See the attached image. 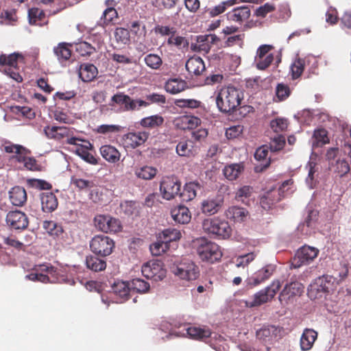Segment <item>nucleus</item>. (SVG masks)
<instances>
[{
    "mask_svg": "<svg viewBox=\"0 0 351 351\" xmlns=\"http://www.w3.org/2000/svg\"><path fill=\"white\" fill-rule=\"evenodd\" d=\"M4 151L9 154H14L10 161L15 167L21 170L41 171L43 166L37 160L29 157L30 152L20 145L7 143L4 145Z\"/></svg>",
    "mask_w": 351,
    "mask_h": 351,
    "instance_id": "nucleus-1",
    "label": "nucleus"
},
{
    "mask_svg": "<svg viewBox=\"0 0 351 351\" xmlns=\"http://www.w3.org/2000/svg\"><path fill=\"white\" fill-rule=\"evenodd\" d=\"M241 99L238 89L233 86H228L221 88L218 93L216 104L221 112L230 113L241 104Z\"/></svg>",
    "mask_w": 351,
    "mask_h": 351,
    "instance_id": "nucleus-2",
    "label": "nucleus"
},
{
    "mask_svg": "<svg viewBox=\"0 0 351 351\" xmlns=\"http://www.w3.org/2000/svg\"><path fill=\"white\" fill-rule=\"evenodd\" d=\"M202 229L206 234L221 239L228 238L232 232L228 222L217 217L204 219Z\"/></svg>",
    "mask_w": 351,
    "mask_h": 351,
    "instance_id": "nucleus-3",
    "label": "nucleus"
},
{
    "mask_svg": "<svg viewBox=\"0 0 351 351\" xmlns=\"http://www.w3.org/2000/svg\"><path fill=\"white\" fill-rule=\"evenodd\" d=\"M195 243L197 253L202 261L213 263L221 259L222 253L215 243L202 237L197 239Z\"/></svg>",
    "mask_w": 351,
    "mask_h": 351,
    "instance_id": "nucleus-4",
    "label": "nucleus"
},
{
    "mask_svg": "<svg viewBox=\"0 0 351 351\" xmlns=\"http://www.w3.org/2000/svg\"><path fill=\"white\" fill-rule=\"evenodd\" d=\"M335 279L329 275L318 277L308 288V296L311 300H316L328 293L332 289Z\"/></svg>",
    "mask_w": 351,
    "mask_h": 351,
    "instance_id": "nucleus-5",
    "label": "nucleus"
},
{
    "mask_svg": "<svg viewBox=\"0 0 351 351\" xmlns=\"http://www.w3.org/2000/svg\"><path fill=\"white\" fill-rule=\"evenodd\" d=\"M171 271L183 280H192L198 277V267L191 261L184 260L173 263L170 267Z\"/></svg>",
    "mask_w": 351,
    "mask_h": 351,
    "instance_id": "nucleus-6",
    "label": "nucleus"
},
{
    "mask_svg": "<svg viewBox=\"0 0 351 351\" xmlns=\"http://www.w3.org/2000/svg\"><path fill=\"white\" fill-rule=\"evenodd\" d=\"M90 248L95 254L105 257L112 254L114 242L108 236L95 235L90 242Z\"/></svg>",
    "mask_w": 351,
    "mask_h": 351,
    "instance_id": "nucleus-7",
    "label": "nucleus"
},
{
    "mask_svg": "<svg viewBox=\"0 0 351 351\" xmlns=\"http://www.w3.org/2000/svg\"><path fill=\"white\" fill-rule=\"evenodd\" d=\"M282 287L279 280H274L271 283L263 289L254 294V300L250 303V306H258L270 302L276 295Z\"/></svg>",
    "mask_w": 351,
    "mask_h": 351,
    "instance_id": "nucleus-8",
    "label": "nucleus"
},
{
    "mask_svg": "<svg viewBox=\"0 0 351 351\" xmlns=\"http://www.w3.org/2000/svg\"><path fill=\"white\" fill-rule=\"evenodd\" d=\"M319 252L316 247L304 245L297 251L291 260V266L293 268H299L302 265H308L317 257Z\"/></svg>",
    "mask_w": 351,
    "mask_h": 351,
    "instance_id": "nucleus-9",
    "label": "nucleus"
},
{
    "mask_svg": "<svg viewBox=\"0 0 351 351\" xmlns=\"http://www.w3.org/2000/svg\"><path fill=\"white\" fill-rule=\"evenodd\" d=\"M141 271L145 278L155 281L161 280L166 276L163 263L158 260H152L144 263Z\"/></svg>",
    "mask_w": 351,
    "mask_h": 351,
    "instance_id": "nucleus-10",
    "label": "nucleus"
},
{
    "mask_svg": "<svg viewBox=\"0 0 351 351\" xmlns=\"http://www.w3.org/2000/svg\"><path fill=\"white\" fill-rule=\"evenodd\" d=\"M94 223L99 230L106 233H115L121 229L120 221L110 215H97L94 218Z\"/></svg>",
    "mask_w": 351,
    "mask_h": 351,
    "instance_id": "nucleus-11",
    "label": "nucleus"
},
{
    "mask_svg": "<svg viewBox=\"0 0 351 351\" xmlns=\"http://www.w3.org/2000/svg\"><path fill=\"white\" fill-rule=\"evenodd\" d=\"M180 187L181 182L177 177H164L160 182V191L164 199L171 200L179 193Z\"/></svg>",
    "mask_w": 351,
    "mask_h": 351,
    "instance_id": "nucleus-12",
    "label": "nucleus"
},
{
    "mask_svg": "<svg viewBox=\"0 0 351 351\" xmlns=\"http://www.w3.org/2000/svg\"><path fill=\"white\" fill-rule=\"evenodd\" d=\"M73 49V43L62 42L53 47V51L56 56L58 62L62 66H66L72 62L71 57Z\"/></svg>",
    "mask_w": 351,
    "mask_h": 351,
    "instance_id": "nucleus-13",
    "label": "nucleus"
},
{
    "mask_svg": "<svg viewBox=\"0 0 351 351\" xmlns=\"http://www.w3.org/2000/svg\"><path fill=\"white\" fill-rule=\"evenodd\" d=\"M7 225L12 229L25 230L29 225L27 215L19 210L10 211L5 217Z\"/></svg>",
    "mask_w": 351,
    "mask_h": 351,
    "instance_id": "nucleus-14",
    "label": "nucleus"
},
{
    "mask_svg": "<svg viewBox=\"0 0 351 351\" xmlns=\"http://www.w3.org/2000/svg\"><path fill=\"white\" fill-rule=\"evenodd\" d=\"M274 47L270 45H262L258 48L256 56L257 69L265 70L271 65L274 60V56L269 52Z\"/></svg>",
    "mask_w": 351,
    "mask_h": 351,
    "instance_id": "nucleus-15",
    "label": "nucleus"
},
{
    "mask_svg": "<svg viewBox=\"0 0 351 351\" xmlns=\"http://www.w3.org/2000/svg\"><path fill=\"white\" fill-rule=\"evenodd\" d=\"M149 136V132L144 131L129 132L123 135L122 141L126 148L135 149L143 145L148 139Z\"/></svg>",
    "mask_w": 351,
    "mask_h": 351,
    "instance_id": "nucleus-16",
    "label": "nucleus"
},
{
    "mask_svg": "<svg viewBox=\"0 0 351 351\" xmlns=\"http://www.w3.org/2000/svg\"><path fill=\"white\" fill-rule=\"evenodd\" d=\"M223 199L221 195L208 197L201 202V210L206 215L217 213L221 208Z\"/></svg>",
    "mask_w": 351,
    "mask_h": 351,
    "instance_id": "nucleus-17",
    "label": "nucleus"
},
{
    "mask_svg": "<svg viewBox=\"0 0 351 351\" xmlns=\"http://www.w3.org/2000/svg\"><path fill=\"white\" fill-rule=\"evenodd\" d=\"M250 8L247 5L237 7L226 14L228 21L240 25L246 22L250 17Z\"/></svg>",
    "mask_w": 351,
    "mask_h": 351,
    "instance_id": "nucleus-18",
    "label": "nucleus"
},
{
    "mask_svg": "<svg viewBox=\"0 0 351 351\" xmlns=\"http://www.w3.org/2000/svg\"><path fill=\"white\" fill-rule=\"evenodd\" d=\"M269 147L267 145H263L258 147L254 154L255 159L260 162L254 167V171L256 173H262L270 165V159L267 158Z\"/></svg>",
    "mask_w": 351,
    "mask_h": 351,
    "instance_id": "nucleus-19",
    "label": "nucleus"
},
{
    "mask_svg": "<svg viewBox=\"0 0 351 351\" xmlns=\"http://www.w3.org/2000/svg\"><path fill=\"white\" fill-rule=\"evenodd\" d=\"M303 285L298 281H291L287 284L279 295V300H290L295 295H300L303 291Z\"/></svg>",
    "mask_w": 351,
    "mask_h": 351,
    "instance_id": "nucleus-20",
    "label": "nucleus"
},
{
    "mask_svg": "<svg viewBox=\"0 0 351 351\" xmlns=\"http://www.w3.org/2000/svg\"><path fill=\"white\" fill-rule=\"evenodd\" d=\"M44 132L48 138L60 141L65 137H69L72 133V130L64 126H49L44 128Z\"/></svg>",
    "mask_w": 351,
    "mask_h": 351,
    "instance_id": "nucleus-21",
    "label": "nucleus"
},
{
    "mask_svg": "<svg viewBox=\"0 0 351 351\" xmlns=\"http://www.w3.org/2000/svg\"><path fill=\"white\" fill-rule=\"evenodd\" d=\"M281 196L276 188H271L264 193L261 197L260 204L264 210H269L272 206L280 201Z\"/></svg>",
    "mask_w": 351,
    "mask_h": 351,
    "instance_id": "nucleus-22",
    "label": "nucleus"
},
{
    "mask_svg": "<svg viewBox=\"0 0 351 351\" xmlns=\"http://www.w3.org/2000/svg\"><path fill=\"white\" fill-rule=\"evenodd\" d=\"M186 71L191 75H202L206 71L204 60L199 57H191L185 64Z\"/></svg>",
    "mask_w": 351,
    "mask_h": 351,
    "instance_id": "nucleus-23",
    "label": "nucleus"
},
{
    "mask_svg": "<svg viewBox=\"0 0 351 351\" xmlns=\"http://www.w3.org/2000/svg\"><path fill=\"white\" fill-rule=\"evenodd\" d=\"M171 216L178 223H188L191 219V213L189 209L183 205H179L171 210Z\"/></svg>",
    "mask_w": 351,
    "mask_h": 351,
    "instance_id": "nucleus-24",
    "label": "nucleus"
},
{
    "mask_svg": "<svg viewBox=\"0 0 351 351\" xmlns=\"http://www.w3.org/2000/svg\"><path fill=\"white\" fill-rule=\"evenodd\" d=\"M40 201L42 210L45 213H52L58 206V199L53 193H43Z\"/></svg>",
    "mask_w": 351,
    "mask_h": 351,
    "instance_id": "nucleus-25",
    "label": "nucleus"
},
{
    "mask_svg": "<svg viewBox=\"0 0 351 351\" xmlns=\"http://www.w3.org/2000/svg\"><path fill=\"white\" fill-rule=\"evenodd\" d=\"M200 122V119L196 117L182 116L175 119L174 124L177 128L186 130L196 128Z\"/></svg>",
    "mask_w": 351,
    "mask_h": 351,
    "instance_id": "nucleus-26",
    "label": "nucleus"
},
{
    "mask_svg": "<svg viewBox=\"0 0 351 351\" xmlns=\"http://www.w3.org/2000/svg\"><path fill=\"white\" fill-rule=\"evenodd\" d=\"M317 338V332L311 328H305L300 338V348L303 351L310 350Z\"/></svg>",
    "mask_w": 351,
    "mask_h": 351,
    "instance_id": "nucleus-27",
    "label": "nucleus"
},
{
    "mask_svg": "<svg viewBox=\"0 0 351 351\" xmlns=\"http://www.w3.org/2000/svg\"><path fill=\"white\" fill-rule=\"evenodd\" d=\"M28 19L30 25L43 26L48 24L45 12L38 8L29 9Z\"/></svg>",
    "mask_w": 351,
    "mask_h": 351,
    "instance_id": "nucleus-28",
    "label": "nucleus"
},
{
    "mask_svg": "<svg viewBox=\"0 0 351 351\" xmlns=\"http://www.w3.org/2000/svg\"><path fill=\"white\" fill-rule=\"evenodd\" d=\"M11 203L16 206H22L27 201V193L23 187L16 186L9 191Z\"/></svg>",
    "mask_w": 351,
    "mask_h": 351,
    "instance_id": "nucleus-29",
    "label": "nucleus"
},
{
    "mask_svg": "<svg viewBox=\"0 0 351 351\" xmlns=\"http://www.w3.org/2000/svg\"><path fill=\"white\" fill-rule=\"evenodd\" d=\"M97 68L93 64H81L79 69V76L83 82L93 81L97 75Z\"/></svg>",
    "mask_w": 351,
    "mask_h": 351,
    "instance_id": "nucleus-30",
    "label": "nucleus"
},
{
    "mask_svg": "<svg viewBox=\"0 0 351 351\" xmlns=\"http://www.w3.org/2000/svg\"><path fill=\"white\" fill-rule=\"evenodd\" d=\"M225 214L228 219L234 222H242L247 217L248 212L241 207L230 206L226 210Z\"/></svg>",
    "mask_w": 351,
    "mask_h": 351,
    "instance_id": "nucleus-31",
    "label": "nucleus"
},
{
    "mask_svg": "<svg viewBox=\"0 0 351 351\" xmlns=\"http://www.w3.org/2000/svg\"><path fill=\"white\" fill-rule=\"evenodd\" d=\"M201 189L202 186L197 182L186 183L182 193H180V197L184 201H191L196 197L197 191L201 190Z\"/></svg>",
    "mask_w": 351,
    "mask_h": 351,
    "instance_id": "nucleus-32",
    "label": "nucleus"
},
{
    "mask_svg": "<svg viewBox=\"0 0 351 351\" xmlns=\"http://www.w3.org/2000/svg\"><path fill=\"white\" fill-rule=\"evenodd\" d=\"M100 154L107 161L115 163L120 159L119 152L113 146L105 145L100 147Z\"/></svg>",
    "mask_w": 351,
    "mask_h": 351,
    "instance_id": "nucleus-33",
    "label": "nucleus"
},
{
    "mask_svg": "<svg viewBox=\"0 0 351 351\" xmlns=\"http://www.w3.org/2000/svg\"><path fill=\"white\" fill-rule=\"evenodd\" d=\"M275 271V266L268 265L265 267L258 270L253 277L254 283L255 285H259L265 280H268L274 274Z\"/></svg>",
    "mask_w": 351,
    "mask_h": 351,
    "instance_id": "nucleus-34",
    "label": "nucleus"
},
{
    "mask_svg": "<svg viewBox=\"0 0 351 351\" xmlns=\"http://www.w3.org/2000/svg\"><path fill=\"white\" fill-rule=\"evenodd\" d=\"M187 335L196 340H203L208 338L211 335V331L209 328H202L200 327L190 326L185 328Z\"/></svg>",
    "mask_w": 351,
    "mask_h": 351,
    "instance_id": "nucleus-35",
    "label": "nucleus"
},
{
    "mask_svg": "<svg viewBox=\"0 0 351 351\" xmlns=\"http://www.w3.org/2000/svg\"><path fill=\"white\" fill-rule=\"evenodd\" d=\"M91 147L92 145L87 141L86 145L77 146L75 152L86 162L95 165L97 163V159L88 151V149Z\"/></svg>",
    "mask_w": 351,
    "mask_h": 351,
    "instance_id": "nucleus-36",
    "label": "nucleus"
},
{
    "mask_svg": "<svg viewBox=\"0 0 351 351\" xmlns=\"http://www.w3.org/2000/svg\"><path fill=\"white\" fill-rule=\"evenodd\" d=\"M112 292L123 301L128 299L130 288L129 285L123 281H117L114 282L112 286Z\"/></svg>",
    "mask_w": 351,
    "mask_h": 351,
    "instance_id": "nucleus-37",
    "label": "nucleus"
},
{
    "mask_svg": "<svg viewBox=\"0 0 351 351\" xmlns=\"http://www.w3.org/2000/svg\"><path fill=\"white\" fill-rule=\"evenodd\" d=\"M186 83L184 80L170 79L165 85V90L171 94H177L185 90Z\"/></svg>",
    "mask_w": 351,
    "mask_h": 351,
    "instance_id": "nucleus-38",
    "label": "nucleus"
},
{
    "mask_svg": "<svg viewBox=\"0 0 351 351\" xmlns=\"http://www.w3.org/2000/svg\"><path fill=\"white\" fill-rule=\"evenodd\" d=\"M167 43L169 46L175 47L179 50L186 49L189 47L188 39L176 33L171 34V36L168 38Z\"/></svg>",
    "mask_w": 351,
    "mask_h": 351,
    "instance_id": "nucleus-39",
    "label": "nucleus"
},
{
    "mask_svg": "<svg viewBox=\"0 0 351 351\" xmlns=\"http://www.w3.org/2000/svg\"><path fill=\"white\" fill-rule=\"evenodd\" d=\"M86 267L95 272L103 271L106 267V262L94 256H88L86 258Z\"/></svg>",
    "mask_w": 351,
    "mask_h": 351,
    "instance_id": "nucleus-40",
    "label": "nucleus"
},
{
    "mask_svg": "<svg viewBox=\"0 0 351 351\" xmlns=\"http://www.w3.org/2000/svg\"><path fill=\"white\" fill-rule=\"evenodd\" d=\"M73 44V49L81 56H90L96 51L95 47L86 41H81Z\"/></svg>",
    "mask_w": 351,
    "mask_h": 351,
    "instance_id": "nucleus-41",
    "label": "nucleus"
},
{
    "mask_svg": "<svg viewBox=\"0 0 351 351\" xmlns=\"http://www.w3.org/2000/svg\"><path fill=\"white\" fill-rule=\"evenodd\" d=\"M164 123V119L162 116L156 114L145 117L140 121V124L143 128H155L160 126Z\"/></svg>",
    "mask_w": 351,
    "mask_h": 351,
    "instance_id": "nucleus-42",
    "label": "nucleus"
},
{
    "mask_svg": "<svg viewBox=\"0 0 351 351\" xmlns=\"http://www.w3.org/2000/svg\"><path fill=\"white\" fill-rule=\"evenodd\" d=\"M20 57H22V56L16 53H14L8 56L5 54H1L0 56V65L8 66V68H14L15 70H16L18 59Z\"/></svg>",
    "mask_w": 351,
    "mask_h": 351,
    "instance_id": "nucleus-43",
    "label": "nucleus"
},
{
    "mask_svg": "<svg viewBox=\"0 0 351 351\" xmlns=\"http://www.w3.org/2000/svg\"><path fill=\"white\" fill-rule=\"evenodd\" d=\"M192 49L198 52L207 53L210 49L209 37L206 36H199L197 37V43L192 45Z\"/></svg>",
    "mask_w": 351,
    "mask_h": 351,
    "instance_id": "nucleus-44",
    "label": "nucleus"
},
{
    "mask_svg": "<svg viewBox=\"0 0 351 351\" xmlns=\"http://www.w3.org/2000/svg\"><path fill=\"white\" fill-rule=\"evenodd\" d=\"M280 331V330L275 326H267L258 330L256 334L258 339L265 341L267 338L273 335L277 336Z\"/></svg>",
    "mask_w": 351,
    "mask_h": 351,
    "instance_id": "nucleus-45",
    "label": "nucleus"
},
{
    "mask_svg": "<svg viewBox=\"0 0 351 351\" xmlns=\"http://www.w3.org/2000/svg\"><path fill=\"white\" fill-rule=\"evenodd\" d=\"M114 36L117 43L119 45H128L130 42V32L125 28H116Z\"/></svg>",
    "mask_w": 351,
    "mask_h": 351,
    "instance_id": "nucleus-46",
    "label": "nucleus"
},
{
    "mask_svg": "<svg viewBox=\"0 0 351 351\" xmlns=\"http://www.w3.org/2000/svg\"><path fill=\"white\" fill-rule=\"evenodd\" d=\"M328 132L325 129L321 128L315 130L313 133L314 141L313 143V147H322L329 143V138L328 137Z\"/></svg>",
    "mask_w": 351,
    "mask_h": 351,
    "instance_id": "nucleus-47",
    "label": "nucleus"
},
{
    "mask_svg": "<svg viewBox=\"0 0 351 351\" xmlns=\"http://www.w3.org/2000/svg\"><path fill=\"white\" fill-rule=\"evenodd\" d=\"M37 271L46 273L50 280L49 283H56L58 282V269L51 265H49L47 264L40 265L38 266Z\"/></svg>",
    "mask_w": 351,
    "mask_h": 351,
    "instance_id": "nucleus-48",
    "label": "nucleus"
},
{
    "mask_svg": "<svg viewBox=\"0 0 351 351\" xmlns=\"http://www.w3.org/2000/svg\"><path fill=\"white\" fill-rule=\"evenodd\" d=\"M181 232L176 228H167L160 234V239L165 241L169 245L171 241L179 240L181 238Z\"/></svg>",
    "mask_w": 351,
    "mask_h": 351,
    "instance_id": "nucleus-49",
    "label": "nucleus"
},
{
    "mask_svg": "<svg viewBox=\"0 0 351 351\" xmlns=\"http://www.w3.org/2000/svg\"><path fill=\"white\" fill-rule=\"evenodd\" d=\"M43 228L51 236L58 237L63 232L62 226L53 221H43Z\"/></svg>",
    "mask_w": 351,
    "mask_h": 351,
    "instance_id": "nucleus-50",
    "label": "nucleus"
},
{
    "mask_svg": "<svg viewBox=\"0 0 351 351\" xmlns=\"http://www.w3.org/2000/svg\"><path fill=\"white\" fill-rule=\"evenodd\" d=\"M169 245L163 239L158 241L149 246V250L153 256H158L164 254L169 249Z\"/></svg>",
    "mask_w": 351,
    "mask_h": 351,
    "instance_id": "nucleus-51",
    "label": "nucleus"
},
{
    "mask_svg": "<svg viewBox=\"0 0 351 351\" xmlns=\"http://www.w3.org/2000/svg\"><path fill=\"white\" fill-rule=\"evenodd\" d=\"M146 65L152 69L157 70L162 64V60L160 56L155 53H149L144 58Z\"/></svg>",
    "mask_w": 351,
    "mask_h": 351,
    "instance_id": "nucleus-52",
    "label": "nucleus"
},
{
    "mask_svg": "<svg viewBox=\"0 0 351 351\" xmlns=\"http://www.w3.org/2000/svg\"><path fill=\"white\" fill-rule=\"evenodd\" d=\"M27 186L29 188L35 189L37 190H49L52 188V185L44 180L40 179H28L27 180Z\"/></svg>",
    "mask_w": 351,
    "mask_h": 351,
    "instance_id": "nucleus-53",
    "label": "nucleus"
},
{
    "mask_svg": "<svg viewBox=\"0 0 351 351\" xmlns=\"http://www.w3.org/2000/svg\"><path fill=\"white\" fill-rule=\"evenodd\" d=\"M304 66V60L302 58H298L292 63L291 66L292 79L296 80L302 75Z\"/></svg>",
    "mask_w": 351,
    "mask_h": 351,
    "instance_id": "nucleus-54",
    "label": "nucleus"
},
{
    "mask_svg": "<svg viewBox=\"0 0 351 351\" xmlns=\"http://www.w3.org/2000/svg\"><path fill=\"white\" fill-rule=\"evenodd\" d=\"M118 18V13L115 8H108L106 9L101 17V22L103 25H108Z\"/></svg>",
    "mask_w": 351,
    "mask_h": 351,
    "instance_id": "nucleus-55",
    "label": "nucleus"
},
{
    "mask_svg": "<svg viewBox=\"0 0 351 351\" xmlns=\"http://www.w3.org/2000/svg\"><path fill=\"white\" fill-rule=\"evenodd\" d=\"M243 171L242 162L233 163L226 166L223 169V176H239Z\"/></svg>",
    "mask_w": 351,
    "mask_h": 351,
    "instance_id": "nucleus-56",
    "label": "nucleus"
},
{
    "mask_svg": "<svg viewBox=\"0 0 351 351\" xmlns=\"http://www.w3.org/2000/svg\"><path fill=\"white\" fill-rule=\"evenodd\" d=\"M174 104L179 108L194 109L199 108L201 102L194 99H178L175 100Z\"/></svg>",
    "mask_w": 351,
    "mask_h": 351,
    "instance_id": "nucleus-57",
    "label": "nucleus"
},
{
    "mask_svg": "<svg viewBox=\"0 0 351 351\" xmlns=\"http://www.w3.org/2000/svg\"><path fill=\"white\" fill-rule=\"evenodd\" d=\"M276 189L280 192L281 199L286 197L287 195L292 194L295 190L293 180L292 179L285 180L282 183L279 188Z\"/></svg>",
    "mask_w": 351,
    "mask_h": 351,
    "instance_id": "nucleus-58",
    "label": "nucleus"
},
{
    "mask_svg": "<svg viewBox=\"0 0 351 351\" xmlns=\"http://www.w3.org/2000/svg\"><path fill=\"white\" fill-rule=\"evenodd\" d=\"M237 3V0H228L221 2L220 4L215 6L210 10V15L211 16H217L224 12L228 7H230Z\"/></svg>",
    "mask_w": 351,
    "mask_h": 351,
    "instance_id": "nucleus-59",
    "label": "nucleus"
},
{
    "mask_svg": "<svg viewBox=\"0 0 351 351\" xmlns=\"http://www.w3.org/2000/svg\"><path fill=\"white\" fill-rule=\"evenodd\" d=\"M132 289L138 293H146L149 289V284L141 278H134L130 283Z\"/></svg>",
    "mask_w": 351,
    "mask_h": 351,
    "instance_id": "nucleus-60",
    "label": "nucleus"
},
{
    "mask_svg": "<svg viewBox=\"0 0 351 351\" xmlns=\"http://www.w3.org/2000/svg\"><path fill=\"white\" fill-rule=\"evenodd\" d=\"M291 94V90L288 85L280 83L278 84L276 87V97L278 101L285 100Z\"/></svg>",
    "mask_w": 351,
    "mask_h": 351,
    "instance_id": "nucleus-61",
    "label": "nucleus"
},
{
    "mask_svg": "<svg viewBox=\"0 0 351 351\" xmlns=\"http://www.w3.org/2000/svg\"><path fill=\"white\" fill-rule=\"evenodd\" d=\"M270 126L274 132H281L287 130L288 121L284 118H276L271 121Z\"/></svg>",
    "mask_w": 351,
    "mask_h": 351,
    "instance_id": "nucleus-62",
    "label": "nucleus"
},
{
    "mask_svg": "<svg viewBox=\"0 0 351 351\" xmlns=\"http://www.w3.org/2000/svg\"><path fill=\"white\" fill-rule=\"evenodd\" d=\"M256 256V254L255 252L247 253L245 255H242L239 256L236 259V266L237 267H245L247 266Z\"/></svg>",
    "mask_w": 351,
    "mask_h": 351,
    "instance_id": "nucleus-63",
    "label": "nucleus"
},
{
    "mask_svg": "<svg viewBox=\"0 0 351 351\" xmlns=\"http://www.w3.org/2000/svg\"><path fill=\"white\" fill-rule=\"evenodd\" d=\"M176 152L180 156L190 157L193 156L191 149L189 147L188 142L180 141L176 146Z\"/></svg>",
    "mask_w": 351,
    "mask_h": 351,
    "instance_id": "nucleus-64",
    "label": "nucleus"
}]
</instances>
